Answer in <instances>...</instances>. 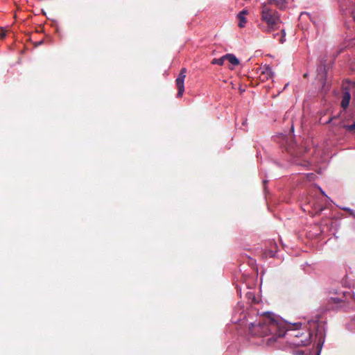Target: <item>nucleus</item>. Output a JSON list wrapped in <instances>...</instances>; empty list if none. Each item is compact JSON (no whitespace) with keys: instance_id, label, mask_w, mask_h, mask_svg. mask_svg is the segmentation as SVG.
Segmentation results:
<instances>
[{"instance_id":"nucleus-1","label":"nucleus","mask_w":355,"mask_h":355,"mask_svg":"<svg viewBox=\"0 0 355 355\" xmlns=\"http://www.w3.org/2000/svg\"><path fill=\"white\" fill-rule=\"evenodd\" d=\"M288 329L285 324L277 320L272 314L267 313L257 322L251 323L248 328L249 334L254 337L266 338L267 345L273 344L278 338L284 336Z\"/></svg>"},{"instance_id":"nucleus-2","label":"nucleus","mask_w":355,"mask_h":355,"mask_svg":"<svg viewBox=\"0 0 355 355\" xmlns=\"http://www.w3.org/2000/svg\"><path fill=\"white\" fill-rule=\"evenodd\" d=\"M261 13L262 21L267 25L264 31L270 33L279 28L282 21L277 12L270 8L266 3L262 5Z\"/></svg>"},{"instance_id":"nucleus-3","label":"nucleus","mask_w":355,"mask_h":355,"mask_svg":"<svg viewBox=\"0 0 355 355\" xmlns=\"http://www.w3.org/2000/svg\"><path fill=\"white\" fill-rule=\"evenodd\" d=\"M187 69L182 68L175 80V83L178 87L177 97L180 98L182 96L184 92V79L186 78Z\"/></svg>"},{"instance_id":"nucleus-4","label":"nucleus","mask_w":355,"mask_h":355,"mask_svg":"<svg viewBox=\"0 0 355 355\" xmlns=\"http://www.w3.org/2000/svg\"><path fill=\"white\" fill-rule=\"evenodd\" d=\"M311 343V333L302 331L300 334V338L295 339L292 341L293 345L297 347L307 346Z\"/></svg>"},{"instance_id":"nucleus-5","label":"nucleus","mask_w":355,"mask_h":355,"mask_svg":"<svg viewBox=\"0 0 355 355\" xmlns=\"http://www.w3.org/2000/svg\"><path fill=\"white\" fill-rule=\"evenodd\" d=\"M259 78L261 81L264 82L273 77V71L269 65H264L259 69Z\"/></svg>"},{"instance_id":"nucleus-6","label":"nucleus","mask_w":355,"mask_h":355,"mask_svg":"<svg viewBox=\"0 0 355 355\" xmlns=\"http://www.w3.org/2000/svg\"><path fill=\"white\" fill-rule=\"evenodd\" d=\"M340 128L345 129L346 131L349 132H353L355 134V121L352 125H345L343 122H339L338 124L334 123L331 127L332 132L336 135L337 134V130Z\"/></svg>"},{"instance_id":"nucleus-7","label":"nucleus","mask_w":355,"mask_h":355,"mask_svg":"<svg viewBox=\"0 0 355 355\" xmlns=\"http://www.w3.org/2000/svg\"><path fill=\"white\" fill-rule=\"evenodd\" d=\"M350 99H351V94H350L348 90H347L346 89H345V91L343 92V99L341 101V106L343 108L346 109L349 106Z\"/></svg>"},{"instance_id":"nucleus-8","label":"nucleus","mask_w":355,"mask_h":355,"mask_svg":"<svg viewBox=\"0 0 355 355\" xmlns=\"http://www.w3.org/2000/svg\"><path fill=\"white\" fill-rule=\"evenodd\" d=\"M267 5H275L278 8L282 10L286 8V2L285 0H268Z\"/></svg>"},{"instance_id":"nucleus-9","label":"nucleus","mask_w":355,"mask_h":355,"mask_svg":"<svg viewBox=\"0 0 355 355\" xmlns=\"http://www.w3.org/2000/svg\"><path fill=\"white\" fill-rule=\"evenodd\" d=\"M225 60L229 61L232 65L237 66L239 64V60L236 58L234 54L227 53L224 55Z\"/></svg>"},{"instance_id":"nucleus-10","label":"nucleus","mask_w":355,"mask_h":355,"mask_svg":"<svg viewBox=\"0 0 355 355\" xmlns=\"http://www.w3.org/2000/svg\"><path fill=\"white\" fill-rule=\"evenodd\" d=\"M318 71H319L318 76H320V79L322 81H325L326 80V67L324 65H320Z\"/></svg>"},{"instance_id":"nucleus-11","label":"nucleus","mask_w":355,"mask_h":355,"mask_svg":"<svg viewBox=\"0 0 355 355\" xmlns=\"http://www.w3.org/2000/svg\"><path fill=\"white\" fill-rule=\"evenodd\" d=\"M225 60V58H224V55H223V56L220 57V58H214L211 60V63L212 64H218V65L222 66V65H223Z\"/></svg>"},{"instance_id":"nucleus-12","label":"nucleus","mask_w":355,"mask_h":355,"mask_svg":"<svg viewBox=\"0 0 355 355\" xmlns=\"http://www.w3.org/2000/svg\"><path fill=\"white\" fill-rule=\"evenodd\" d=\"M238 17L239 19V27H241V28L244 27V26L246 23L245 17L243 15V13H239Z\"/></svg>"},{"instance_id":"nucleus-13","label":"nucleus","mask_w":355,"mask_h":355,"mask_svg":"<svg viewBox=\"0 0 355 355\" xmlns=\"http://www.w3.org/2000/svg\"><path fill=\"white\" fill-rule=\"evenodd\" d=\"M314 209H315L314 213H312L313 216L319 214L323 210V207L320 205H314Z\"/></svg>"},{"instance_id":"nucleus-14","label":"nucleus","mask_w":355,"mask_h":355,"mask_svg":"<svg viewBox=\"0 0 355 355\" xmlns=\"http://www.w3.org/2000/svg\"><path fill=\"white\" fill-rule=\"evenodd\" d=\"M342 302H343L342 300H340L338 297H331L330 300H329V303L334 302L335 304H339V303H340Z\"/></svg>"},{"instance_id":"nucleus-15","label":"nucleus","mask_w":355,"mask_h":355,"mask_svg":"<svg viewBox=\"0 0 355 355\" xmlns=\"http://www.w3.org/2000/svg\"><path fill=\"white\" fill-rule=\"evenodd\" d=\"M44 37H43L41 40H40L37 42H33L34 47H37L39 45L42 44L44 43Z\"/></svg>"},{"instance_id":"nucleus-16","label":"nucleus","mask_w":355,"mask_h":355,"mask_svg":"<svg viewBox=\"0 0 355 355\" xmlns=\"http://www.w3.org/2000/svg\"><path fill=\"white\" fill-rule=\"evenodd\" d=\"M284 37H285V31L284 29L281 30V35L279 38V42L283 43L284 42Z\"/></svg>"},{"instance_id":"nucleus-17","label":"nucleus","mask_w":355,"mask_h":355,"mask_svg":"<svg viewBox=\"0 0 355 355\" xmlns=\"http://www.w3.org/2000/svg\"><path fill=\"white\" fill-rule=\"evenodd\" d=\"M6 36V31L3 28H0V39H3Z\"/></svg>"},{"instance_id":"nucleus-18","label":"nucleus","mask_w":355,"mask_h":355,"mask_svg":"<svg viewBox=\"0 0 355 355\" xmlns=\"http://www.w3.org/2000/svg\"><path fill=\"white\" fill-rule=\"evenodd\" d=\"M302 332L300 331H298L297 332L296 334H292L291 336H293L294 337V339L293 340H295V339H299L300 338V334Z\"/></svg>"},{"instance_id":"nucleus-19","label":"nucleus","mask_w":355,"mask_h":355,"mask_svg":"<svg viewBox=\"0 0 355 355\" xmlns=\"http://www.w3.org/2000/svg\"><path fill=\"white\" fill-rule=\"evenodd\" d=\"M334 119V117H330L327 121L325 122H322V119H320V123H329L332 121V120Z\"/></svg>"},{"instance_id":"nucleus-20","label":"nucleus","mask_w":355,"mask_h":355,"mask_svg":"<svg viewBox=\"0 0 355 355\" xmlns=\"http://www.w3.org/2000/svg\"><path fill=\"white\" fill-rule=\"evenodd\" d=\"M240 13H243V15L244 16L247 13V11L246 10H242Z\"/></svg>"},{"instance_id":"nucleus-21","label":"nucleus","mask_w":355,"mask_h":355,"mask_svg":"<svg viewBox=\"0 0 355 355\" xmlns=\"http://www.w3.org/2000/svg\"><path fill=\"white\" fill-rule=\"evenodd\" d=\"M298 354H299L300 355H303V354H304V352H302V351H300V352H298Z\"/></svg>"},{"instance_id":"nucleus-22","label":"nucleus","mask_w":355,"mask_h":355,"mask_svg":"<svg viewBox=\"0 0 355 355\" xmlns=\"http://www.w3.org/2000/svg\"><path fill=\"white\" fill-rule=\"evenodd\" d=\"M279 35V33H277L276 35H274V37L275 38L276 36Z\"/></svg>"},{"instance_id":"nucleus-23","label":"nucleus","mask_w":355,"mask_h":355,"mask_svg":"<svg viewBox=\"0 0 355 355\" xmlns=\"http://www.w3.org/2000/svg\"><path fill=\"white\" fill-rule=\"evenodd\" d=\"M42 12L44 14V10L43 9H42Z\"/></svg>"}]
</instances>
